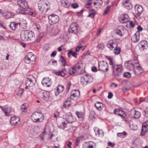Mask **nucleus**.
<instances>
[{"instance_id": "f257e3e1", "label": "nucleus", "mask_w": 148, "mask_h": 148, "mask_svg": "<svg viewBox=\"0 0 148 148\" xmlns=\"http://www.w3.org/2000/svg\"><path fill=\"white\" fill-rule=\"evenodd\" d=\"M128 66L130 67V69H133L134 72L136 75H139L143 72V70L141 66L139 65L138 63L136 62L134 64L133 63H129Z\"/></svg>"}, {"instance_id": "f03ea898", "label": "nucleus", "mask_w": 148, "mask_h": 148, "mask_svg": "<svg viewBox=\"0 0 148 148\" xmlns=\"http://www.w3.org/2000/svg\"><path fill=\"white\" fill-rule=\"evenodd\" d=\"M31 119L35 123L41 122L44 119L43 115L41 113L35 112L33 113L31 116Z\"/></svg>"}, {"instance_id": "7ed1b4c3", "label": "nucleus", "mask_w": 148, "mask_h": 148, "mask_svg": "<svg viewBox=\"0 0 148 148\" xmlns=\"http://www.w3.org/2000/svg\"><path fill=\"white\" fill-rule=\"evenodd\" d=\"M107 46L108 48L112 50L115 47L114 50V54L117 55L119 53L121 49L119 47H117L116 43L114 42L113 40H109L107 44Z\"/></svg>"}, {"instance_id": "20e7f679", "label": "nucleus", "mask_w": 148, "mask_h": 148, "mask_svg": "<svg viewBox=\"0 0 148 148\" xmlns=\"http://www.w3.org/2000/svg\"><path fill=\"white\" fill-rule=\"evenodd\" d=\"M36 82L35 78L32 75H29L25 79L26 88H27V87L32 86Z\"/></svg>"}, {"instance_id": "39448f33", "label": "nucleus", "mask_w": 148, "mask_h": 148, "mask_svg": "<svg viewBox=\"0 0 148 148\" xmlns=\"http://www.w3.org/2000/svg\"><path fill=\"white\" fill-rule=\"evenodd\" d=\"M85 79H86L87 84L92 82L93 79L92 77L89 74H85L82 76L81 77L80 82L84 86L86 85V83L84 80Z\"/></svg>"}, {"instance_id": "423d86ee", "label": "nucleus", "mask_w": 148, "mask_h": 148, "mask_svg": "<svg viewBox=\"0 0 148 148\" xmlns=\"http://www.w3.org/2000/svg\"><path fill=\"white\" fill-rule=\"evenodd\" d=\"M48 4L44 1L39 3L38 4V8L40 13L45 14L49 9L47 8Z\"/></svg>"}, {"instance_id": "0eeeda50", "label": "nucleus", "mask_w": 148, "mask_h": 148, "mask_svg": "<svg viewBox=\"0 0 148 148\" xmlns=\"http://www.w3.org/2000/svg\"><path fill=\"white\" fill-rule=\"evenodd\" d=\"M115 70L113 69V74L115 77H119L122 75L123 70L122 66L121 65H117L115 67Z\"/></svg>"}, {"instance_id": "6e6552de", "label": "nucleus", "mask_w": 148, "mask_h": 148, "mask_svg": "<svg viewBox=\"0 0 148 148\" xmlns=\"http://www.w3.org/2000/svg\"><path fill=\"white\" fill-rule=\"evenodd\" d=\"M99 70L106 72L108 70V65L106 62L103 61L99 62Z\"/></svg>"}, {"instance_id": "1a4fd4ad", "label": "nucleus", "mask_w": 148, "mask_h": 148, "mask_svg": "<svg viewBox=\"0 0 148 148\" xmlns=\"http://www.w3.org/2000/svg\"><path fill=\"white\" fill-rule=\"evenodd\" d=\"M35 58V56L32 53H29L25 57V62L26 63L29 64L31 62L34 61Z\"/></svg>"}, {"instance_id": "9d476101", "label": "nucleus", "mask_w": 148, "mask_h": 148, "mask_svg": "<svg viewBox=\"0 0 148 148\" xmlns=\"http://www.w3.org/2000/svg\"><path fill=\"white\" fill-rule=\"evenodd\" d=\"M49 22L51 24H55L59 20V18L58 16L55 14H51L48 17Z\"/></svg>"}, {"instance_id": "9b49d317", "label": "nucleus", "mask_w": 148, "mask_h": 148, "mask_svg": "<svg viewBox=\"0 0 148 148\" xmlns=\"http://www.w3.org/2000/svg\"><path fill=\"white\" fill-rule=\"evenodd\" d=\"M71 29L68 30V32L69 33H71L74 34L76 33L77 32L78 26L77 24L75 23H73L70 25Z\"/></svg>"}, {"instance_id": "f8f14e48", "label": "nucleus", "mask_w": 148, "mask_h": 148, "mask_svg": "<svg viewBox=\"0 0 148 148\" xmlns=\"http://www.w3.org/2000/svg\"><path fill=\"white\" fill-rule=\"evenodd\" d=\"M148 131V121L144 122L143 124L141 132L140 135L144 136L146 133Z\"/></svg>"}, {"instance_id": "ddd939ff", "label": "nucleus", "mask_w": 148, "mask_h": 148, "mask_svg": "<svg viewBox=\"0 0 148 148\" xmlns=\"http://www.w3.org/2000/svg\"><path fill=\"white\" fill-rule=\"evenodd\" d=\"M130 114L132 117L135 119L139 118L141 116L140 112L133 109L130 110Z\"/></svg>"}, {"instance_id": "4468645a", "label": "nucleus", "mask_w": 148, "mask_h": 148, "mask_svg": "<svg viewBox=\"0 0 148 148\" xmlns=\"http://www.w3.org/2000/svg\"><path fill=\"white\" fill-rule=\"evenodd\" d=\"M51 79L48 77L44 78L42 81V83L43 86L49 87L51 85Z\"/></svg>"}, {"instance_id": "2eb2a0df", "label": "nucleus", "mask_w": 148, "mask_h": 148, "mask_svg": "<svg viewBox=\"0 0 148 148\" xmlns=\"http://www.w3.org/2000/svg\"><path fill=\"white\" fill-rule=\"evenodd\" d=\"M120 22L122 23H127L129 20V17L127 14H124L121 16L119 18Z\"/></svg>"}, {"instance_id": "dca6fc26", "label": "nucleus", "mask_w": 148, "mask_h": 148, "mask_svg": "<svg viewBox=\"0 0 148 148\" xmlns=\"http://www.w3.org/2000/svg\"><path fill=\"white\" fill-rule=\"evenodd\" d=\"M136 14L138 16H140L143 11L142 7L139 5H136L134 7Z\"/></svg>"}, {"instance_id": "f3484780", "label": "nucleus", "mask_w": 148, "mask_h": 148, "mask_svg": "<svg viewBox=\"0 0 148 148\" xmlns=\"http://www.w3.org/2000/svg\"><path fill=\"white\" fill-rule=\"evenodd\" d=\"M20 120V118L18 116L12 117L10 119V122L11 125H16L17 124Z\"/></svg>"}, {"instance_id": "a211bd4d", "label": "nucleus", "mask_w": 148, "mask_h": 148, "mask_svg": "<svg viewBox=\"0 0 148 148\" xmlns=\"http://www.w3.org/2000/svg\"><path fill=\"white\" fill-rule=\"evenodd\" d=\"M17 3L18 5L24 9L28 7L27 4L25 2V0H18Z\"/></svg>"}, {"instance_id": "6ab92c4d", "label": "nucleus", "mask_w": 148, "mask_h": 148, "mask_svg": "<svg viewBox=\"0 0 148 148\" xmlns=\"http://www.w3.org/2000/svg\"><path fill=\"white\" fill-rule=\"evenodd\" d=\"M25 34L27 35V40H32L34 38V34L32 31L28 30V32H26Z\"/></svg>"}, {"instance_id": "aec40b11", "label": "nucleus", "mask_w": 148, "mask_h": 148, "mask_svg": "<svg viewBox=\"0 0 148 148\" xmlns=\"http://www.w3.org/2000/svg\"><path fill=\"white\" fill-rule=\"evenodd\" d=\"M26 32H28V30H23L21 32V38L23 41H27V35L25 34Z\"/></svg>"}, {"instance_id": "412c9836", "label": "nucleus", "mask_w": 148, "mask_h": 148, "mask_svg": "<svg viewBox=\"0 0 148 148\" xmlns=\"http://www.w3.org/2000/svg\"><path fill=\"white\" fill-rule=\"evenodd\" d=\"M29 104L27 103H24L21 105L20 108V110L21 111L22 113L23 114L27 112L26 110L28 108Z\"/></svg>"}, {"instance_id": "4be33fe9", "label": "nucleus", "mask_w": 148, "mask_h": 148, "mask_svg": "<svg viewBox=\"0 0 148 148\" xmlns=\"http://www.w3.org/2000/svg\"><path fill=\"white\" fill-rule=\"evenodd\" d=\"M94 143L92 142H85L83 145V148H93Z\"/></svg>"}, {"instance_id": "5701e85b", "label": "nucleus", "mask_w": 148, "mask_h": 148, "mask_svg": "<svg viewBox=\"0 0 148 148\" xmlns=\"http://www.w3.org/2000/svg\"><path fill=\"white\" fill-rule=\"evenodd\" d=\"M114 113L120 116H123L125 114L124 112L122 110H120L119 109H116L114 110Z\"/></svg>"}, {"instance_id": "b1692460", "label": "nucleus", "mask_w": 148, "mask_h": 148, "mask_svg": "<svg viewBox=\"0 0 148 148\" xmlns=\"http://www.w3.org/2000/svg\"><path fill=\"white\" fill-rule=\"evenodd\" d=\"M95 106L97 110H101L102 109L103 106L102 103L100 102H97L95 104Z\"/></svg>"}, {"instance_id": "393cba45", "label": "nucleus", "mask_w": 148, "mask_h": 148, "mask_svg": "<svg viewBox=\"0 0 148 148\" xmlns=\"http://www.w3.org/2000/svg\"><path fill=\"white\" fill-rule=\"evenodd\" d=\"M139 39V36L137 35L136 33L134 34L132 37L131 40L134 42H138Z\"/></svg>"}, {"instance_id": "a878e982", "label": "nucleus", "mask_w": 148, "mask_h": 148, "mask_svg": "<svg viewBox=\"0 0 148 148\" xmlns=\"http://www.w3.org/2000/svg\"><path fill=\"white\" fill-rule=\"evenodd\" d=\"M66 119L68 123H72L74 122L75 120L73 118V116L71 115L67 116L66 117Z\"/></svg>"}, {"instance_id": "bb28decb", "label": "nucleus", "mask_w": 148, "mask_h": 148, "mask_svg": "<svg viewBox=\"0 0 148 148\" xmlns=\"http://www.w3.org/2000/svg\"><path fill=\"white\" fill-rule=\"evenodd\" d=\"M19 23L15 22H11L9 25L10 27L13 30H15L18 27Z\"/></svg>"}, {"instance_id": "cd10ccee", "label": "nucleus", "mask_w": 148, "mask_h": 148, "mask_svg": "<svg viewBox=\"0 0 148 148\" xmlns=\"http://www.w3.org/2000/svg\"><path fill=\"white\" fill-rule=\"evenodd\" d=\"M140 45H141L140 48L143 50L148 48V44L146 41H143L141 42Z\"/></svg>"}, {"instance_id": "c85d7f7f", "label": "nucleus", "mask_w": 148, "mask_h": 148, "mask_svg": "<svg viewBox=\"0 0 148 148\" xmlns=\"http://www.w3.org/2000/svg\"><path fill=\"white\" fill-rule=\"evenodd\" d=\"M80 95V93H73L70 96L71 99L73 100L77 99Z\"/></svg>"}, {"instance_id": "c756f323", "label": "nucleus", "mask_w": 148, "mask_h": 148, "mask_svg": "<svg viewBox=\"0 0 148 148\" xmlns=\"http://www.w3.org/2000/svg\"><path fill=\"white\" fill-rule=\"evenodd\" d=\"M71 101L70 99H68L65 101L63 107L66 108H67L71 104Z\"/></svg>"}, {"instance_id": "7c9ffc66", "label": "nucleus", "mask_w": 148, "mask_h": 148, "mask_svg": "<svg viewBox=\"0 0 148 148\" xmlns=\"http://www.w3.org/2000/svg\"><path fill=\"white\" fill-rule=\"evenodd\" d=\"M56 75L59 76H61L63 77L65 76L66 74V71L64 70H62L61 71H59L56 72L55 73Z\"/></svg>"}, {"instance_id": "2f4dec72", "label": "nucleus", "mask_w": 148, "mask_h": 148, "mask_svg": "<svg viewBox=\"0 0 148 148\" xmlns=\"http://www.w3.org/2000/svg\"><path fill=\"white\" fill-rule=\"evenodd\" d=\"M16 12L17 14H26L28 13L26 10L21 9H17L16 10Z\"/></svg>"}, {"instance_id": "473e14b6", "label": "nucleus", "mask_w": 148, "mask_h": 148, "mask_svg": "<svg viewBox=\"0 0 148 148\" xmlns=\"http://www.w3.org/2000/svg\"><path fill=\"white\" fill-rule=\"evenodd\" d=\"M108 60L110 61L109 64L110 65H112V67L113 69H114L116 65H115L114 64V62L112 59L109 58Z\"/></svg>"}, {"instance_id": "72a5a7b5", "label": "nucleus", "mask_w": 148, "mask_h": 148, "mask_svg": "<svg viewBox=\"0 0 148 148\" xmlns=\"http://www.w3.org/2000/svg\"><path fill=\"white\" fill-rule=\"evenodd\" d=\"M82 63L81 62L78 63L76 64L74 68L76 69L77 71H78L82 67Z\"/></svg>"}, {"instance_id": "f704fd0d", "label": "nucleus", "mask_w": 148, "mask_h": 148, "mask_svg": "<svg viewBox=\"0 0 148 148\" xmlns=\"http://www.w3.org/2000/svg\"><path fill=\"white\" fill-rule=\"evenodd\" d=\"M71 55L75 58L77 57V54L76 52L75 51L73 52L72 51H70L68 53V57H70Z\"/></svg>"}, {"instance_id": "c9c22d12", "label": "nucleus", "mask_w": 148, "mask_h": 148, "mask_svg": "<svg viewBox=\"0 0 148 148\" xmlns=\"http://www.w3.org/2000/svg\"><path fill=\"white\" fill-rule=\"evenodd\" d=\"M62 5L63 6L66 7L68 6L69 1L68 0H60Z\"/></svg>"}, {"instance_id": "e433bc0d", "label": "nucleus", "mask_w": 148, "mask_h": 148, "mask_svg": "<svg viewBox=\"0 0 148 148\" xmlns=\"http://www.w3.org/2000/svg\"><path fill=\"white\" fill-rule=\"evenodd\" d=\"M64 87L63 86L59 85L57 87V91L58 92H61L63 91Z\"/></svg>"}, {"instance_id": "4c0bfd02", "label": "nucleus", "mask_w": 148, "mask_h": 148, "mask_svg": "<svg viewBox=\"0 0 148 148\" xmlns=\"http://www.w3.org/2000/svg\"><path fill=\"white\" fill-rule=\"evenodd\" d=\"M77 71L76 69L74 67L70 68L69 70V73L70 75L73 74Z\"/></svg>"}, {"instance_id": "58836bf2", "label": "nucleus", "mask_w": 148, "mask_h": 148, "mask_svg": "<svg viewBox=\"0 0 148 148\" xmlns=\"http://www.w3.org/2000/svg\"><path fill=\"white\" fill-rule=\"evenodd\" d=\"M96 14L95 11L93 10H90L89 12V14L88 16H92V17L93 18Z\"/></svg>"}, {"instance_id": "ea45409f", "label": "nucleus", "mask_w": 148, "mask_h": 148, "mask_svg": "<svg viewBox=\"0 0 148 148\" xmlns=\"http://www.w3.org/2000/svg\"><path fill=\"white\" fill-rule=\"evenodd\" d=\"M3 111L5 112L6 115H8L10 113V109L6 107L4 109H3Z\"/></svg>"}, {"instance_id": "a19ab883", "label": "nucleus", "mask_w": 148, "mask_h": 148, "mask_svg": "<svg viewBox=\"0 0 148 148\" xmlns=\"http://www.w3.org/2000/svg\"><path fill=\"white\" fill-rule=\"evenodd\" d=\"M92 0H89L88 2L86 3L85 7L87 8H90L91 7L92 3L91 2Z\"/></svg>"}, {"instance_id": "79ce46f5", "label": "nucleus", "mask_w": 148, "mask_h": 148, "mask_svg": "<svg viewBox=\"0 0 148 148\" xmlns=\"http://www.w3.org/2000/svg\"><path fill=\"white\" fill-rule=\"evenodd\" d=\"M123 5L124 6V8L128 10H129L132 8V5L131 4L130 2L128 3L127 4H125Z\"/></svg>"}, {"instance_id": "37998d69", "label": "nucleus", "mask_w": 148, "mask_h": 148, "mask_svg": "<svg viewBox=\"0 0 148 148\" xmlns=\"http://www.w3.org/2000/svg\"><path fill=\"white\" fill-rule=\"evenodd\" d=\"M123 76L127 78H130L131 77V74L129 72H125L123 73Z\"/></svg>"}, {"instance_id": "c03bdc74", "label": "nucleus", "mask_w": 148, "mask_h": 148, "mask_svg": "<svg viewBox=\"0 0 148 148\" xmlns=\"http://www.w3.org/2000/svg\"><path fill=\"white\" fill-rule=\"evenodd\" d=\"M60 61L62 63L63 66H65L66 64V60L62 56H61Z\"/></svg>"}, {"instance_id": "a18cd8bd", "label": "nucleus", "mask_w": 148, "mask_h": 148, "mask_svg": "<svg viewBox=\"0 0 148 148\" xmlns=\"http://www.w3.org/2000/svg\"><path fill=\"white\" fill-rule=\"evenodd\" d=\"M76 113L78 118H79L82 117L83 116V114L81 112L76 111Z\"/></svg>"}, {"instance_id": "49530a36", "label": "nucleus", "mask_w": 148, "mask_h": 148, "mask_svg": "<svg viewBox=\"0 0 148 148\" xmlns=\"http://www.w3.org/2000/svg\"><path fill=\"white\" fill-rule=\"evenodd\" d=\"M111 7V5H109L106 8L104 11V14H106L109 12L110 9Z\"/></svg>"}, {"instance_id": "de8ad7c7", "label": "nucleus", "mask_w": 148, "mask_h": 148, "mask_svg": "<svg viewBox=\"0 0 148 148\" xmlns=\"http://www.w3.org/2000/svg\"><path fill=\"white\" fill-rule=\"evenodd\" d=\"M71 85V82H69L68 83V84L66 85V92H68L70 88V86Z\"/></svg>"}, {"instance_id": "09e8293b", "label": "nucleus", "mask_w": 148, "mask_h": 148, "mask_svg": "<svg viewBox=\"0 0 148 148\" xmlns=\"http://www.w3.org/2000/svg\"><path fill=\"white\" fill-rule=\"evenodd\" d=\"M97 47L99 49H103L104 48V45L103 43H101L98 44Z\"/></svg>"}, {"instance_id": "8fccbe9b", "label": "nucleus", "mask_w": 148, "mask_h": 148, "mask_svg": "<svg viewBox=\"0 0 148 148\" xmlns=\"http://www.w3.org/2000/svg\"><path fill=\"white\" fill-rule=\"evenodd\" d=\"M116 34L121 37L122 36V31L120 29H118L117 30Z\"/></svg>"}, {"instance_id": "3c124183", "label": "nucleus", "mask_w": 148, "mask_h": 148, "mask_svg": "<svg viewBox=\"0 0 148 148\" xmlns=\"http://www.w3.org/2000/svg\"><path fill=\"white\" fill-rule=\"evenodd\" d=\"M34 26V28L37 29L38 30H40V26L38 24H35Z\"/></svg>"}, {"instance_id": "603ef678", "label": "nucleus", "mask_w": 148, "mask_h": 148, "mask_svg": "<svg viewBox=\"0 0 148 148\" xmlns=\"http://www.w3.org/2000/svg\"><path fill=\"white\" fill-rule=\"evenodd\" d=\"M145 115L147 119H148V107L146 108L145 110Z\"/></svg>"}, {"instance_id": "864d4df0", "label": "nucleus", "mask_w": 148, "mask_h": 148, "mask_svg": "<svg viewBox=\"0 0 148 148\" xmlns=\"http://www.w3.org/2000/svg\"><path fill=\"white\" fill-rule=\"evenodd\" d=\"M127 134V133L125 132H123L121 133H118L117 134V135L118 136L120 137L121 136V137H122L121 136L122 135H125Z\"/></svg>"}, {"instance_id": "5fc2aeb1", "label": "nucleus", "mask_w": 148, "mask_h": 148, "mask_svg": "<svg viewBox=\"0 0 148 148\" xmlns=\"http://www.w3.org/2000/svg\"><path fill=\"white\" fill-rule=\"evenodd\" d=\"M71 6L73 8L75 9L78 8V5L77 3H74L72 4Z\"/></svg>"}, {"instance_id": "6e6d98bb", "label": "nucleus", "mask_w": 148, "mask_h": 148, "mask_svg": "<svg viewBox=\"0 0 148 148\" xmlns=\"http://www.w3.org/2000/svg\"><path fill=\"white\" fill-rule=\"evenodd\" d=\"M91 70L93 72H97V69L96 67L93 66H92L91 68Z\"/></svg>"}, {"instance_id": "4d7b16f0", "label": "nucleus", "mask_w": 148, "mask_h": 148, "mask_svg": "<svg viewBox=\"0 0 148 148\" xmlns=\"http://www.w3.org/2000/svg\"><path fill=\"white\" fill-rule=\"evenodd\" d=\"M134 24L132 21H130V27H133L134 26Z\"/></svg>"}, {"instance_id": "13d9d810", "label": "nucleus", "mask_w": 148, "mask_h": 148, "mask_svg": "<svg viewBox=\"0 0 148 148\" xmlns=\"http://www.w3.org/2000/svg\"><path fill=\"white\" fill-rule=\"evenodd\" d=\"M44 94L43 97L44 99L49 98V93H48V95L47 94V93H44Z\"/></svg>"}, {"instance_id": "bf43d9fd", "label": "nucleus", "mask_w": 148, "mask_h": 148, "mask_svg": "<svg viewBox=\"0 0 148 148\" xmlns=\"http://www.w3.org/2000/svg\"><path fill=\"white\" fill-rule=\"evenodd\" d=\"M108 146H111L112 147H114V144L110 142H109L108 143Z\"/></svg>"}, {"instance_id": "052dcab7", "label": "nucleus", "mask_w": 148, "mask_h": 148, "mask_svg": "<svg viewBox=\"0 0 148 148\" xmlns=\"http://www.w3.org/2000/svg\"><path fill=\"white\" fill-rule=\"evenodd\" d=\"M130 3L129 0H123L122 2L123 4V5H125V4H127V3Z\"/></svg>"}, {"instance_id": "680f3d73", "label": "nucleus", "mask_w": 148, "mask_h": 148, "mask_svg": "<svg viewBox=\"0 0 148 148\" xmlns=\"http://www.w3.org/2000/svg\"><path fill=\"white\" fill-rule=\"evenodd\" d=\"M137 29L138 31L139 32L142 31L143 29V28L140 25L138 26Z\"/></svg>"}, {"instance_id": "e2e57ef3", "label": "nucleus", "mask_w": 148, "mask_h": 148, "mask_svg": "<svg viewBox=\"0 0 148 148\" xmlns=\"http://www.w3.org/2000/svg\"><path fill=\"white\" fill-rule=\"evenodd\" d=\"M62 125H63V127H62V129H65L66 127V124L64 122H63L62 123Z\"/></svg>"}, {"instance_id": "0e129e2a", "label": "nucleus", "mask_w": 148, "mask_h": 148, "mask_svg": "<svg viewBox=\"0 0 148 148\" xmlns=\"http://www.w3.org/2000/svg\"><path fill=\"white\" fill-rule=\"evenodd\" d=\"M102 30H103V29L102 28H101V29H100L99 30V31H98V32H97V36H98L100 35V34L101 33V31Z\"/></svg>"}, {"instance_id": "69168bd1", "label": "nucleus", "mask_w": 148, "mask_h": 148, "mask_svg": "<svg viewBox=\"0 0 148 148\" xmlns=\"http://www.w3.org/2000/svg\"><path fill=\"white\" fill-rule=\"evenodd\" d=\"M56 53L57 52L56 51H54L51 54V56L52 57H54L56 54Z\"/></svg>"}, {"instance_id": "338daca9", "label": "nucleus", "mask_w": 148, "mask_h": 148, "mask_svg": "<svg viewBox=\"0 0 148 148\" xmlns=\"http://www.w3.org/2000/svg\"><path fill=\"white\" fill-rule=\"evenodd\" d=\"M97 3L98 5H101L103 3V1L101 0H97Z\"/></svg>"}, {"instance_id": "774afa93", "label": "nucleus", "mask_w": 148, "mask_h": 148, "mask_svg": "<svg viewBox=\"0 0 148 148\" xmlns=\"http://www.w3.org/2000/svg\"><path fill=\"white\" fill-rule=\"evenodd\" d=\"M72 145V143L71 141L68 142V143L67 144V147L69 148H71V145Z\"/></svg>"}]
</instances>
